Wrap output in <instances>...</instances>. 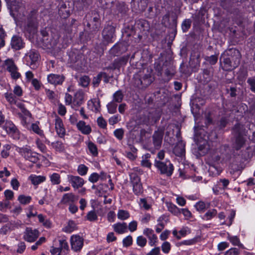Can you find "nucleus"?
I'll list each match as a JSON object with an SVG mask.
<instances>
[{
    "label": "nucleus",
    "instance_id": "1",
    "mask_svg": "<svg viewBox=\"0 0 255 255\" xmlns=\"http://www.w3.org/2000/svg\"><path fill=\"white\" fill-rule=\"evenodd\" d=\"M241 54L236 48L226 50L221 56L220 61L224 64L223 70L230 71L236 68L240 64Z\"/></svg>",
    "mask_w": 255,
    "mask_h": 255
},
{
    "label": "nucleus",
    "instance_id": "2",
    "mask_svg": "<svg viewBox=\"0 0 255 255\" xmlns=\"http://www.w3.org/2000/svg\"><path fill=\"white\" fill-rule=\"evenodd\" d=\"M152 72V70L148 68H143L139 70L133 76V86L139 89L145 90L154 80Z\"/></svg>",
    "mask_w": 255,
    "mask_h": 255
},
{
    "label": "nucleus",
    "instance_id": "3",
    "mask_svg": "<svg viewBox=\"0 0 255 255\" xmlns=\"http://www.w3.org/2000/svg\"><path fill=\"white\" fill-rule=\"evenodd\" d=\"M247 133L245 126L241 123H238L233 127L232 133L234 138L233 148L235 150H239L245 145Z\"/></svg>",
    "mask_w": 255,
    "mask_h": 255
},
{
    "label": "nucleus",
    "instance_id": "4",
    "mask_svg": "<svg viewBox=\"0 0 255 255\" xmlns=\"http://www.w3.org/2000/svg\"><path fill=\"white\" fill-rule=\"evenodd\" d=\"M162 60L158 63H155V70L161 75L162 71H164L165 75L169 78L172 77L176 73L175 67L173 64V61L170 55L162 56Z\"/></svg>",
    "mask_w": 255,
    "mask_h": 255
},
{
    "label": "nucleus",
    "instance_id": "5",
    "mask_svg": "<svg viewBox=\"0 0 255 255\" xmlns=\"http://www.w3.org/2000/svg\"><path fill=\"white\" fill-rule=\"evenodd\" d=\"M178 14L172 10H168L162 17V24L166 27L175 30L177 27Z\"/></svg>",
    "mask_w": 255,
    "mask_h": 255
},
{
    "label": "nucleus",
    "instance_id": "6",
    "mask_svg": "<svg viewBox=\"0 0 255 255\" xmlns=\"http://www.w3.org/2000/svg\"><path fill=\"white\" fill-rule=\"evenodd\" d=\"M154 166L159 171L161 174H164L167 176H170L174 170L173 165L169 160L162 161L155 159Z\"/></svg>",
    "mask_w": 255,
    "mask_h": 255
},
{
    "label": "nucleus",
    "instance_id": "7",
    "mask_svg": "<svg viewBox=\"0 0 255 255\" xmlns=\"http://www.w3.org/2000/svg\"><path fill=\"white\" fill-rule=\"evenodd\" d=\"M37 21L34 14L29 15L27 17L26 24L24 26V31L30 34H34L37 31Z\"/></svg>",
    "mask_w": 255,
    "mask_h": 255
},
{
    "label": "nucleus",
    "instance_id": "8",
    "mask_svg": "<svg viewBox=\"0 0 255 255\" xmlns=\"http://www.w3.org/2000/svg\"><path fill=\"white\" fill-rule=\"evenodd\" d=\"M38 52L34 49L30 50L25 55L26 62L31 69H34L37 67L36 63L39 59Z\"/></svg>",
    "mask_w": 255,
    "mask_h": 255
},
{
    "label": "nucleus",
    "instance_id": "9",
    "mask_svg": "<svg viewBox=\"0 0 255 255\" xmlns=\"http://www.w3.org/2000/svg\"><path fill=\"white\" fill-rule=\"evenodd\" d=\"M130 179L134 194L137 195L140 194L142 192V186L140 177L136 173H132L130 175Z\"/></svg>",
    "mask_w": 255,
    "mask_h": 255
},
{
    "label": "nucleus",
    "instance_id": "10",
    "mask_svg": "<svg viewBox=\"0 0 255 255\" xmlns=\"http://www.w3.org/2000/svg\"><path fill=\"white\" fill-rule=\"evenodd\" d=\"M115 27L110 24L106 25L103 31L102 36L104 41L109 43L112 42V39L115 36Z\"/></svg>",
    "mask_w": 255,
    "mask_h": 255
},
{
    "label": "nucleus",
    "instance_id": "11",
    "mask_svg": "<svg viewBox=\"0 0 255 255\" xmlns=\"http://www.w3.org/2000/svg\"><path fill=\"white\" fill-rule=\"evenodd\" d=\"M92 15L93 16H91L90 21L87 23V26L90 28L91 25H92V31L95 32L99 30L101 27V21L99 14L94 12V13H92Z\"/></svg>",
    "mask_w": 255,
    "mask_h": 255
},
{
    "label": "nucleus",
    "instance_id": "12",
    "mask_svg": "<svg viewBox=\"0 0 255 255\" xmlns=\"http://www.w3.org/2000/svg\"><path fill=\"white\" fill-rule=\"evenodd\" d=\"M3 128L5 130L7 134L14 139H18L19 138V131L16 126L11 122H6L3 126Z\"/></svg>",
    "mask_w": 255,
    "mask_h": 255
},
{
    "label": "nucleus",
    "instance_id": "13",
    "mask_svg": "<svg viewBox=\"0 0 255 255\" xmlns=\"http://www.w3.org/2000/svg\"><path fill=\"white\" fill-rule=\"evenodd\" d=\"M84 244V239L79 235H73L71 238V246L73 250L80 251Z\"/></svg>",
    "mask_w": 255,
    "mask_h": 255
},
{
    "label": "nucleus",
    "instance_id": "14",
    "mask_svg": "<svg viewBox=\"0 0 255 255\" xmlns=\"http://www.w3.org/2000/svg\"><path fill=\"white\" fill-rule=\"evenodd\" d=\"M39 236L38 230H32L31 228H26L24 233L23 239L28 242H34Z\"/></svg>",
    "mask_w": 255,
    "mask_h": 255
},
{
    "label": "nucleus",
    "instance_id": "15",
    "mask_svg": "<svg viewBox=\"0 0 255 255\" xmlns=\"http://www.w3.org/2000/svg\"><path fill=\"white\" fill-rule=\"evenodd\" d=\"M127 50V46L124 43L120 42L116 44L110 50V54L116 56L122 54Z\"/></svg>",
    "mask_w": 255,
    "mask_h": 255
},
{
    "label": "nucleus",
    "instance_id": "16",
    "mask_svg": "<svg viewBox=\"0 0 255 255\" xmlns=\"http://www.w3.org/2000/svg\"><path fill=\"white\" fill-rule=\"evenodd\" d=\"M24 44L21 37L19 36L15 35L12 37L10 45L11 48L14 50H19L23 48L24 46Z\"/></svg>",
    "mask_w": 255,
    "mask_h": 255
},
{
    "label": "nucleus",
    "instance_id": "17",
    "mask_svg": "<svg viewBox=\"0 0 255 255\" xmlns=\"http://www.w3.org/2000/svg\"><path fill=\"white\" fill-rule=\"evenodd\" d=\"M164 134V130L158 129L155 131L152 135L153 143L156 148H159L161 145Z\"/></svg>",
    "mask_w": 255,
    "mask_h": 255
},
{
    "label": "nucleus",
    "instance_id": "18",
    "mask_svg": "<svg viewBox=\"0 0 255 255\" xmlns=\"http://www.w3.org/2000/svg\"><path fill=\"white\" fill-rule=\"evenodd\" d=\"M129 59L128 55H125L122 57H120L119 58L115 59L113 62V67L114 69L119 70L121 67L126 65Z\"/></svg>",
    "mask_w": 255,
    "mask_h": 255
},
{
    "label": "nucleus",
    "instance_id": "19",
    "mask_svg": "<svg viewBox=\"0 0 255 255\" xmlns=\"http://www.w3.org/2000/svg\"><path fill=\"white\" fill-rule=\"evenodd\" d=\"M197 152L200 156L205 155L209 150V145L206 140H202L197 143Z\"/></svg>",
    "mask_w": 255,
    "mask_h": 255
},
{
    "label": "nucleus",
    "instance_id": "20",
    "mask_svg": "<svg viewBox=\"0 0 255 255\" xmlns=\"http://www.w3.org/2000/svg\"><path fill=\"white\" fill-rule=\"evenodd\" d=\"M68 179L74 188L78 189L81 187L84 184V179L79 176L70 175Z\"/></svg>",
    "mask_w": 255,
    "mask_h": 255
},
{
    "label": "nucleus",
    "instance_id": "21",
    "mask_svg": "<svg viewBox=\"0 0 255 255\" xmlns=\"http://www.w3.org/2000/svg\"><path fill=\"white\" fill-rule=\"evenodd\" d=\"M65 77L62 75L51 74L48 76L47 79L49 83L54 85L62 84Z\"/></svg>",
    "mask_w": 255,
    "mask_h": 255
},
{
    "label": "nucleus",
    "instance_id": "22",
    "mask_svg": "<svg viewBox=\"0 0 255 255\" xmlns=\"http://www.w3.org/2000/svg\"><path fill=\"white\" fill-rule=\"evenodd\" d=\"M209 166L208 171L210 174L212 176L218 175L221 172V168L216 163H214L212 161L208 160L206 162Z\"/></svg>",
    "mask_w": 255,
    "mask_h": 255
},
{
    "label": "nucleus",
    "instance_id": "23",
    "mask_svg": "<svg viewBox=\"0 0 255 255\" xmlns=\"http://www.w3.org/2000/svg\"><path fill=\"white\" fill-rule=\"evenodd\" d=\"M55 129L58 135L60 137H62L65 134V129L63 126V124L62 120L57 117L55 119Z\"/></svg>",
    "mask_w": 255,
    "mask_h": 255
},
{
    "label": "nucleus",
    "instance_id": "24",
    "mask_svg": "<svg viewBox=\"0 0 255 255\" xmlns=\"http://www.w3.org/2000/svg\"><path fill=\"white\" fill-rule=\"evenodd\" d=\"M58 14L62 18H67L70 15V7H68L66 3L62 2L60 5Z\"/></svg>",
    "mask_w": 255,
    "mask_h": 255
},
{
    "label": "nucleus",
    "instance_id": "25",
    "mask_svg": "<svg viewBox=\"0 0 255 255\" xmlns=\"http://www.w3.org/2000/svg\"><path fill=\"white\" fill-rule=\"evenodd\" d=\"M173 152L177 156H182L185 153V144L182 141H179L173 148Z\"/></svg>",
    "mask_w": 255,
    "mask_h": 255
},
{
    "label": "nucleus",
    "instance_id": "26",
    "mask_svg": "<svg viewBox=\"0 0 255 255\" xmlns=\"http://www.w3.org/2000/svg\"><path fill=\"white\" fill-rule=\"evenodd\" d=\"M78 129L85 134H88L91 131V128L90 126L86 125L85 122L80 121L77 124Z\"/></svg>",
    "mask_w": 255,
    "mask_h": 255
},
{
    "label": "nucleus",
    "instance_id": "27",
    "mask_svg": "<svg viewBox=\"0 0 255 255\" xmlns=\"http://www.w3.org/2000/svg\"><path fill=\"white\" fill-rule=\"evenodd\" d=\"M115 232L122 234L127 231L128 226L126 223H118L113 225Z\"/></svg>",
    "mask_w": 255,
    "mask_h": 255
},
{
    "label": "nucleus",
    "instance_id": "28",
    "mask_svg": "<svg viewBox=\"0 0 255 255\" xmlns=\"http://www.w3.org/2000/svg\"><path fill=\"white\" fill-rule=\"evenodd\" d=\"M18 152L27 160H29L31 157L34 154V152H32L30 149L27 147L19 148L18 149Z\"/></svg>",
    "mask_w": 255,
    "mask_h": 255
},
{
    "label": "nucleus",
    "instance_id": "29",
    "mask_svg": "<svg viewBox=\"0 0 255 255\" xmlns=\"http://www.w3.org/2000/svg\"><path fill=\"white\" fill-rule=\"evenodd\" d=\"M75 200V196L73 193H66L63 196L60 203L62 204H67L70 202H74Z\"/></svg>",
    "mask_w": 255,
    "mask_h": 255
},
{
    "label": "nucleus",
    "instance_id": "30",
    "mask_svg": "<svg viewBox=\"0 0 255 255\" xmlns=\"http://www.w3.org/2000/svg\"><path fill=\"white\" fill-rule=\"evenodd\" d=\"M115 6L116 11L120 13H126L128 9V7L126 6V4L124 2H117Z\"/></svg>",
    "mask_w": 255,
    "mask_h": 255
},
{
    "label": "nucleus",
    "instance_id": "31",
    "mask_svg": "<svg viewBox=\"0 0 255 255\" xmlns=\"http://www.w3.org/2000/svg\"><path fill=\"white\" fill-rule=\"evenodd\" d=\"M4 64L7 66L6 69L9 72H13L14 70H17V67L12 59H8L5 60Z\"/></svg>",
    "mask_w": 255,
    "mask_h": 255
},
{
    "label": "nucleus",
    "instance_id": "32",
    "mask_svg": "<svg viewBox=\"0 0 255 255\" xmlns=\"http://www.w3.org/2000/svg\"><path fill=\"white\" fill-rule=\"evenodd\" d=\"M84 99V96L82 93L77 92L75 93L74 97V103L77 106H79L81 105Z\"/></svg>",
    "mask_w": 255,
    "mask_h": 255
},
{
    "label": "nucleus",
    "instance_id": "33",
    "mask_svg": "<svg viewBox=\"0 0 255 255\" xmlns=\"http://www.w3.org/2000/svg\"><path fill=\"white\" fill-rule=\"evenodd\" d=\"M29 178L31 183L35 185L40 184L45 180V177L42 176H30Z\"/></svg>",
    "mask_w": 255,
    "mask_h": 255
},
{
    "label": "nucleus",
    "instance_id": "34",
    "mask_svg": "<svg viewBox=\"0 0 255 255\" xmlns=\"http://www.w3.org/2000/svg\"><path fill=\"white\" fill-rule=\"evenodd\" d=\"M226 91L227 94H229L231 98H235L237 94V88L236 86H226Z\"/></svg>",
    "mask_w": 255,
    "mask_h": 255
},
{
    "label": "nucleus",
    "instance_id": "35",
    "mask_svg": "<svg viewBox=\"0 0 255 255\" xmlns=\"http://www.w3.org/2000/svg\"><path fill=\"white\" fill-rule=\"evenodd\" d=\"M117 104L114 101L109 103L107 106L109 113L111 114L116 113L117 112Z\"/></svg>",
    "mask_w": 255,
    "mask_h": 255
},
{
    "label": "nucleus",
    "instance_id": "36",
    "mask_svg": "<svg viewBox=\"0 0 255 255\" xmlns=\"http://www.w3.org/2000/svg\"><path fill=\"white\" fill-rule=\"evenodd\" d=\"M124 98L122 91L119 90L113 95V101L115 102L121 103Z\"/></svg>",
    "mask_w": 255,
    "mask_h": 255
},
{
    "label": "nucleus",
    "instance_id": "37",
    "mask_svg": "<svg viewBox=\"0 0 255 255\" xmlns=\"http://www.w3.org/2000/svg\"><path fill=\"white\" fill-rule=\"evenodd\" d=\"M118 218L122 220H125L129 217L128 211L124 210H119L117 215Z\"/></svg>",
    "mask_w": 255,
    "mask_h": 255
},
{
    "label": "nucleus",
    "instance_id": "38",
    "mask_svg": "<svg viewBox=\"0 0 255 255\" xmlns=\"http://www.w3.org/2000/svg\"><path fill=\"white\" fill-rule=\"evenodd\" d=\"M195 207L197 211L199 212H204L205 209H207L209 207V204H206L202 201H199L195 205Z\"/></svg>",
    "mask_w": 255,
    "mask_h": 255
},
{
    "label": "nucleus",
    "instance_id": "39",
    "mask_svg": "<svg viewBox=\"0 0 255 255\" xmlns=\"http://www.w3.org/2000/svg\"><path fill=\"white\" fill-rule=\"evenodd\" d=\"M229 118L227 117H222L218 121V125L220 129L225 128L229 123Z\"/></svg>",
    "mask_w": 255,
    "mask_h": 255
},
{
    "label": "nucleus",
    "instance_id": "40",
    "mask_svg": "<svg viewBox=\"0 0 255 255\" xmlns=\"http://www.w3.org/2000/svg\"><path fill=\"white\" fill-rule=\"evenodd\" d=\"M19 202L23 205L29 203L31 200V197L29 196H26L24 195H20L18 197Z\"/></svg>",
    "mask_w": 255,
    "mask_h": 255
},
{
    "label": "nucleus",
    "instance_id": "41",
    "mask_svg": "<svg viewBox=\"0 0 255 255\" xmlns=\"http://www.w3.org/2000/svg\"><path fill=\"white\" fill-rule=\"evenodd\" d=\"M103 78L102 72H100L96 77L93 78L92 84L95 87L99 86Z\"/></svg>",
    "mask_w": 255,
    "mask_h": 255
},
{
    "label": "nucleus",
    "instance_id": "42",
    "mask_svg": "<svg viewBox=\"0 0 255 255\" xmlns=\"http://www.w3.org/2000/svg\"><path fill=\"white\" fill-rule=\"evenodd\" d=\"M218 55H213L210 56H206L205 57V60L211 65H215L218 61Z\"/></svg>",
    "mask_w": 255,
    "mask_h": 255
},
{
    "label": "nucleus",
    "instance_id": "43",
    "mask_svg": "<svg viewBox=\"0 0 255 255\" xmlns=\"http://www.w3.org/2000/svg\"><path fill=\"white\" fill-rule=\"evenodd\" d=\"M192 21L190 19H185L182 23V29L183 32H186L191 27Z\"/></svg>",
    "mask_w": 255,
    "mask_h": 255
},
{
    "label": "nucleus",
    "instance_id": "44",
    "mask_svg": "<svg viewBox=\"0 0 255 255\" xmlns=\"http://www.w3.org/2000/svg\"><path fill=\"white\" fill-rule=\"evenodd\" d=\"M52 146L56 151H62L64 149V146L61 141H57L52 142Z\"/></svg>",
    "mask_w": 255,
    "mask_h": 255
},
{
    "label": "nucleus",
    "instance_id": "45",
    "mask_svg": "<svg viewBox=\"0 0 255 255\" xmlns=\"http://www.w3.org/2000/svg\"><path fill=\"white\" fill-rule=\"evenodd\" d=\"M168 209L169 211L175 215H178V214L181 213L180 210L175 205L171 203L168 205Z\"/></svg>",
    "mask_w": 255,
    "mask_h": 255
},
{
    "label": "nucleus",
    "instance_id": "46",
    "mask_svg": "<svg viewBox=\"0 0 255 255\" xmlns=\"http://www.w3.org/2000/svg\"><path fill=\"white\" fill-rule=\"evenodd\" d=\"M217 213L216 210L212 209L208 211L203 217V219L207 220L212 219L213 217L215 216Z\"/></svg>",
    "mask_w": 255,
    "mask_h": 255
},
{
    "label": "nucleus",
    "instance_id": "47",
    "mask_svg": "<svg viewBox=\"0 0 255 255\" xmlns=\"http://www.w3.org/2000/svg\"><path fill=\"white\" fill-rule=\"evenodd\" d=\"M60 175L58 173H54L50 176V180L53 184H59L60 183Z\"/></svg>",
    "mask_w": 255,
    "mask_h": 255
},
{
    "label": "nucleus",
    "instance_id": "48",
    "mask_svg": "<svg viewBox=\"0 0 255 255\" xmlns=\"http://www.w3.org/2000/svg\"><path fill=\"white\" fill-rule=\"evenodd\" d=\"M90 82V79L87 76H84L80 78L79 83L80 84L84 87L88 86Z\"/></svg>",
    "mask_w": 255,
    "mask_h": 255
},
{
    "label": "nucleus",
    "instance_id": "49",
    "mask_svg": "<svg viewBox=\"0 0 255 255\" xmlns=\"http://www.w3.org/2000/svg\"><path fill=\"white\" fill-rule=\"evenodd\" d=\"M5 98L11 104H15L16 102L15 96L11 93H6Z\"/></svg>",
    "mask_w": 255,
    "mask_h": 255
},
{
    "label": "nucleus",
    "instance_id": "50",
    "mask_svg": "<svg viewBox=\"0 0 255 255\" xmlns=\"http://www.w3.org/2000/svg\"><path fill=\"white\" fill-rule=\"evenodd\" d=\"M75 228V224L73 221H69L68 225L63 229L65 232L71 233L74 231Z\"/></svg>",
    "mask_w": 255,
    "mask_h": 255
},
{
    "label": "nucleus",
    "instance_id": "51",
    "mask_svg": "<svg viewBox=\"0 0 255 255\" xmlns=\"http://www.w3.org/2000/svg\"><path fill=\"white\" fill-rule=\"evenodd\" d=\"M87 219L90 221H95L98 219V216L94 211H90L86 216Z\"/></svg>",
    "mask_w": 255,
    "mask_h": 255
},
{
    "label": "nucleus",
    "instance_id": "52",
    "mask_svg": "<svg viewBox=\"0 0 255 255\" xmlns=\"http://www.w3.org/2000/svg\"><path fill=\"white\" fill-rule=\"evenodd\" d=\"M88 148L91 153L94 156L98 154V150L96 145L92 142H90L88 144Z\"/></svg>",
    "mask_w": 255,
    "mask_h": 255
},
{
    "label": "nucleus",
    "instance_id": "53",
    "mask_svg": "<svg viewBox=\"0 0 255 255\" xmlns=\"http://www.w3.org/2000/svg\"><path fill=\"white\" fill-rule=\"evenodd\" d=\"M88 167L84 164H80L78 168V173L83 176L87 174L88 171Z\"/></svg>",
    "mask_w": 255,
    "mask_h": 255
},
{
    "label": "nucleus",
    "instance_id": "54",
    "mask_svg": "<svg viewBox=\"0 0 255 255\" xmlns=\"http://www.w3.org/2000/svg\"><path fill=\"white\" fill-rule=\"evenodd\" d=\"M146 239L143 236H140L137 238L136 243L138 245V246L141 247H143L146 245Z\"/></svg>",
    "mask_w": 255,
    "mask_h": 255
},
{
    "label": "nucleus",
    "instance_id": "55",
    "mask_svg": "<svg viewBox=\"0 0 255 255\" xmlns=\"http://www.w3.org/2000/svg\"><path fill=\"white\" fill-rule=\"evenodd\" d=\"M124 131L122 128L117 129L114 131L115 136L119 140H121L123 138Z\"/></svg>",
    "mask_w": 255,
    "mask_h": 255
},
{
    "label": "nucleus",
    "instance_id": "56",
    "mask_svg": "<svg viewBox=\"0 0 255 255\" xmlns=\"http://www.w3.org/2000/svg\"><path fill=\"white\" fill-rule=\"evenodd\" d=\"M97 123L99 127L102 128H106L107 127V122L102 117H99L97 119Z\"/></svg>",
    "mask_w": 255,
    "mask_h": 255
},
{
    "label": "nucleus",
    "instance_id": "57",
    "mask_svg": "<svg viewBox=\"0 0 255 255\" xmlns=\"http://www.w3.org/2000/svg\"><path fill=\"white\" fill-rule=\"evenodd\" d=\"M228 239L233 245L238 246H242L240 244L239 239L237 236H229Z\"/></svg>",
    "mask_w": 255,
    "mask_h": 255
},
{
    "label": "nucleus",
    "instance_id": "58",
    "mask_svg": "<svg viewBox=\"0 0 255 255\" xmlns=\"http://www.w3.org/2000/svg\"><path fill=\"white\" fill-rule=\"evenodd\" d=\"M161 249H162V251L164 253H165V254L168 253L171 249V246H170V243L167 242H164L161 246Z\"/></svg>",
    "mask_w": 255,
    "mask_h": 255
},
{
    "label": "nucleus",
    "instance_id": "59",
    "mask_svg": "<svg viewBox=\"0 0 255 255\" xmlns=\"http://www.w3.org/2000/svg\"><path fill=\"white\" fill-rule=\"evenodd\" d=\"M132 239L131 236H128L125 238L123 241V245L124 247H128L132 244Z\"/></svg>",
    "mask_w": 255,
    "mask_h": 255
},
{
    "label": "nucleus",
    "instance_id": "60",
    "mask_svg": "<svg viewBox=\"0 0 255 255\" xmlns=\"http://www.w3.org/2000/svg\"><path fill=\"white\" fill-rule=\"evenodd\" d=\"M100 178V175H99L97 173H92L89 178V180L92 183L96 182L98 181L99 178Z\"/></svg>",
    "mask_w": 255,
    "mask_h": 255
},
{
    "label": "nucleus",
    "instance_id": "61",
    "mask_svg": "<svg viewBox=\"0 0 255 255\" xmlns=\"http://www.w3.org/2000/svg\"><path fill=\"white\" fill-rule=\"evenodd\" d=\"M32 130L36 133L41 135L43 134L42 131L40 129L38 126L36 124H32L31 126Z\"/></svg>",
    "mask_w": 255,
    "mask_h": 255
},
{
    "label": "nucleus",
    "instance_id": "62",
    "mask_svg": "<svg viewBox=\"0 0 255 255\" xmlns=\"http://www.w3.org/2000/svg\"><path fill=\"white\" fill-rule=\"evenodd\" d=\"M239 254V251L237 248H232L229 251H227L225 255H238Z\"/></svg>",
    "mask_w": 255,
    "mask_h": 255
},
{
    "label": "nucleus",
    "instance_id": "63",
    "mask_svg": "<svg viewBox=\"0 0 255 255\" xmlns=\"http://www.w3.org/2000/svg\"><path fill=\"white\" fill-rule=\"evenodd\" d=\"M4 196L6 200H11L13 198V192L10 190H6L4 191Z\"/></svg>",
    "mask_w": 255,
    "mask_h": 255
},
{
    "label": "nucleus",
    "instance_id": "64",
    "mask_svg": "<svg viewBox=\"0 0 255 255\" xmlns=\"http://www.w3.org/2000/svg\"><path fill=\"white\" fill-rule=\"evenodd\" d=\"M247 82L250 85L251 90L255 92V79L249 78L248 79Z\"/></svg>",
    "mask_w": 255,
    "mask_h": 255
}]
</instances>
